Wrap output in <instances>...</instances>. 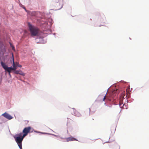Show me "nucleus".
<instances>
[{"label":"nucleus","mask_w":149,"mask_h":149,"mask_svg":"<svg viewBox=\"0 0 149 149\" xmlns=\"http://www.w3.org/2000/svg\"><path fill=\"white\" fill-rule=\"evenodd\" d=\"M28 26L31 36H38L40 31L38 28L32 25L29 23H28Z\"/></svg>","instance_id":"f257e3e1"},{"label":"nucleus","mask_w":149,"mask_h":149,"mask_svg":"<svg viewBox=\"0 0 149 149\" xmlns=\"http://www.w3.org/2000/svg\"><path fill=\"white\" fill-rule=\"evenodd\" d=\"M117 90H113L110 93L109 96L108 97L104 96L103 98V101H104L107 99L108 100L111 101L112 100V99H113L114 97L118 95Z\"/></svg>","instance_id":"f03ea898"},{"label":"nucleus","mask_w":149,"mask_h":149,"mask_svg":"<svg viewBox=\"0 0 149 149\" xmlns=\"http://www.w3.org/2000/svg\"><path fill=\"white\" fill-rule=\"evenodd\" d=\"M22 133H21L18 134V136L17 137L15 138V141L17 143L18 146L19 147L20 149H22V142L24 138L23 136H22Z\"/></svg>","instance_id":"7ed1b4c3"},{"label":"nucleus","mask_w":149,"mask_h":149,"mask_svg":"<svg viewBox=\"0 0 149 149\" xmlns=\"http://www.w3.org/2000/svg\"><path fill=\"white\" fill-rule=\"evenodd\" d=\"M31 129V127H25L23 130L22 132L24 133L23 136V137H24L26 136L28 133H29Z\"/></svg>","instance_id":"20e7f679"},{"label":"nucleus","mask_w":149,"mask_h":149,"mask_svg":"<svg viewBox=\"0 0 149 149\" xmlns=\"http://www.w3.org/2000/svg\"><path fill=\"white\" fill-rule=\"evenodd\" d=\"M2 115L4 117L9 120H10L12 118V117L10 115L6 113H5L3 114H2Z\"/></svg>","instance_id":"39448f33"},{"label":"nucleus","mask_w":149,"mask_h":149,"mask_svg":"<svg viewBox=\"0 0 149 149\" xmlns=\"http://www.w3.org/2000/svg\"><path fill=\"white\" fill-rule=\"evenodd\" d=\"M74 112V114L77 116L80 117L81 115V114L77 110H75L74 108L72 109Z\"/></svg>","instance_id":"423d86ee"},{"label":"nucleus","mask_w":149,"mask_h":149,"mask_svg":"<svg viewBox=\"0 0 149 149\" xmlns=\"http://www.w3.org/2000/svg\"><path fill=\"white\" fill-rule=\"evenodd\" d=\"M66 141L67 142H69V141H77V140L76 139L72 137H70L66 138Z\"/></svg>","instance_id":"0eeeda50"},{"label":"nucleus","mask_w":149,"mask_h":149,"mask_svg":"<svg viewBox=\"0 0 149 149\" xmlns=\"http://www.w3.org/2000/svg\"><path fill=\"white\" fill-rule=\"evenodd\" d=\"M12 57H13V68H14V69H13V70H15L16 69H17L16 67V65L15 64V63L14 62V58L13 55V54H12Z\"/></svg>","instance_id":"6e6552de"},{"label":"nucleus","mask_w":149,"mask_h":149,"mask_svg":"<svg viewBox=\"0 0 149 149\" xmlns=\"http://www.w3.org/2000/svg\"><path fill=\"white\" fill-rule=\"evenodd\" d=\"M14 68H12L11 67H8L5 70L8 72V73H10L11 70H13L14 69Z\"/></svg>","instance_id":"1a4fd4ad"},{"label":"nucleus","mask_w":149,"mask_h":149,"mask_svg":"<svg viewBox=\"0 0 149 149\" xmlns=\"http://www.w3.org/2000/svg\"><path fill=\"white\" fill-rule=\"evenodd\" d=\"M1 65L2 66L3 68L5 70L6 68L7 67V66L2 61H1Z\"/></svg>","instance_id":"9d476101"},{"label":"nucleus","mask_w":149,"mask_h":149,"mask_svg":"<svg viewBox=\"0 0 149 149\" xmlns=\"http://www.w3.org/2000/svg\"><path fill=\"white\" fill-rule=\"evenodd\" d=\"M119 105L120 107L121 108L122 107H124V106L125 105V104H123V101L121 100H120L119 102Z\"/></svg>","instance_id":"9b49d317"},{"label":"nucleus","mask_w":149,"mask_h":149,"mask_svg":"<svg viewBox=\"0 0 149 149\" xmlns=\"http://www.w3.org/2000/svg\"><path fill=\"white\" fill-rule=\"evenodd\" d=\"M19 74L24 76L25 75V74L22 71H20Z\"/></svg>","instance_id":"f8f14e48"},{"label":"nucleus","mask_w":149,"mask_h":149,"mask_svg":"<svg viewBox=\"0 0 149 149\" xmlns=\"http://www.w3.org/2000/svg\"><path fill=\"white\" fill-rule=\"evenodd\" d=\"M121 108L124 109H127L128 108L127 105L125 104V105L124 106V107H121Z\"/></svg>","instance_id":"ddd939ff"},{"label":"nucleus","mask_w":149,"mask_h":149,"mask_svg":"<svg viewBox=\"0 0 149 149\" xmlns=\"http://www.w3.org/2000/svg\"><path fill=\"white\" fill-rule=\"evenodd\" d=\"M16 65L18 67H19L21 68L22 67V65H19V63H18L16 62Z\"/></svg>","instance_id":"4468645a"},{"label":"nucleus","mask_w":149,"mask_h":149,"mask_svg":"<svg viewBox=\"0 0 149 149\" xmlns=\"http://www.w3.org/2000/svg\"><path fill=\"white\" fill-rule=\"evenodd\" d=\"M20 71V70H16L15 71L14 73H15V74H19Z\"/></svg>","instance_id":"2eb2a0df"},{"label":"nucleus","mask_w":149,"mask_h":149,"mask_svg":"<svg viewBox=\"0 0 149 149\" xmlns=\"http://www.w3.org/2000/svg\"><path fill=\"white\" fill-rule=\"evenodd\" d=\"M63 0H58V1H56V2H59L62 3L63 2Z\"/></svg>","instance_id":"dca6fc26"},{"label":"nucleus","mask_w":149,"mask_h":149,"mask_svg":"<svg viewBox=\"0 0 149 149\" xmlns=\"http://www.w3.org/2000/svg\"><path fill=\"white\" fill-rule=\"evenodd\" d=\"M11 46L12 47V49L13 50H15V47L13 46L12 44H10Z\"/></svg>","instance_id":"f3484780"},{"label":"nucleus","mask_w":149,"mask_h":149,"mask_svg":"<svg viewBox=\"0 0 149 149\" xmlns=\"http://www.w3.org/2000/svg\"><path fill=\"white\" fill-rule=\"evenodd\" d=\"M54 136L56 137H59L60 136H57V135H54Z\"/></svg>","instance_id":"a211bd4d"},{"label":"nucleus","mask_w":149,"mask_h":149,"mask_svg":"<svg viewBox=\"0 0 149 149\" xmlns=\"http://www.w3.org/2000/svg\"><path fill=\"white\" fill-rule=\"evenodd\" d=\"M8 74L9 76H11L10 73H8Z\"/></svg>","instance_id":"6ab92c4d"},{"label":"nucleus","mask_w":149,"mask_h":149,"mask_svg":"<svg viewBox=\"0 0 149 149\" xmlns=\"http://www.w3.org/2000/svg\"><path fill=\"white\" fill-rule=\"evenodd\" d=\"M60 138L62 139H64V138H61V137H60Z\"/></svg>","instance_id":"aec40b11"}]
</instances>
